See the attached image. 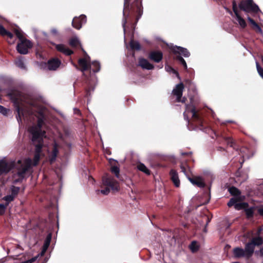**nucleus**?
<instances>
[{"mask_svg":"<svg viewBox=\"0 0 263 263\" xmlns=\"http://www.w3.org/2000/svg\"><path fill=\"white\" fill-rule=\"evenodd\" d=\"M142 14L143 7L141 0H124L122 27L124 34L126 32V24H128L133 31L135 30Z\"/></svg>","mask_w":263,"mask_h":263,"instance_id":"nucleus-1","label":"nucleus"},{"mask_svg":"<svg viewBox=\"0 0 263 263\" xmlns=\"http://www.w3.org/2000/svg\"><path fill=\"white\" fill-rule=\"evenodd\" d=\"M7 96L13 104L17 113L16 118L19 124L22 123V118L25 116V109L24 103L31 107H36L37 106L36 100L34 97L21 91L12 89L7 93Z\"/></svg>","mask_w":263,"mask_h":263,"instance_id":"nucleus-2","label":"nucleus"},{"mask_svg":"<svg viewBox=\"0 0 263 263\" xmlns=\"http://www.w3.org/2000/svg\"><path fill=\"white\" fill-rule=\"evenodd\" d=\"M192 114V119L198 127L206 132L209 127L208 120L206 116V110L198 106V102L193 98L190 99V103L186 104L185 110L183 113L184 119L190 122L187 114Z\"/></svg>","mask_w":263,"mask_h":263,"instance_id":"nucleus-3","label":"nucleus"},{"mask_svg":"<svg viewBox=\"0 0 263 263\" xmlns=\"http://www.w3.org/2000/svg\"><path fill=\"white\" fill-rule=\"evenodd\" d=\"M69 45L73 48L79 47L84 54V58H80L78 60V64L80 67V70L82 72L90 68V57L83 48L79 39L76 37L71 38L69 41Z\"/></svg>","mask_w":263,"mask_h":263,"instance_id":"nucleus-4","label":"nucleus"},{"mask_svg":"<svg viewBox=\"0 0 263 263\" xmlns=\"http://www.w3.org/2000/svg\"><path fill=\"white\" fill-rule=\"evenodd\" d=\"M102 183L106 186L104 189L101 190V193L104 195H107L110 192V190L118 191L119 189L118 182L108 174L102 177Z\"/></svg>","mask_w":263,"mask_h":263,"instance_id":"nucleus-5","label":"nucleus"},{"mask_svg":"<svg viewBox=\"0 0 263 263\" xmlns=\"http://www.w3.org/2000/svg\"><path fill=\"white\" fill-rule=\"evenodd\" d=\"M14 167L17 170V175L21 180H23L25 178L26 173L32 167V159L29 158H26L23 162L19 160L16 164L15 163Z\"/></svg>","mask_w":263,"mask_h":263,"instance_id":"nucleus-6","label":"nucleus"},{"mask_svg":"<svg viewBox=\"0 0 263 263\" xmlns=\"http://www.w3.org/2000/svg\"><path fill=\"white\" fill-rule=\"evenodd\" d=\"M240 10L246 12L257 13L259 11V7L254 4L252 0H242L239 4Z\"/></svg>","mask_w":263,"mask_h":263,"instance_id":"nucleus-7","label":"nucleus"},{"mask_svg":"<svg viewBox=\"0 0 263 263\" xmlns=\"http://www.w3.org/2000/svg\"><path fill=\"white\" fill-rule=\"evenodd\" d=\"M29 132L32 135V142L33 144L43 142V137L45 134L44 131L37 129L35 127H30L29 129Z\"/></svg>","mask_w":263,"mask_h":263,"instance_id":"nucleus-8","label":"nucleus"},{"mask_svg":"<svg viewBox=\"0 0 263 263\" xmlns=\"http://www.w3.org/2000/svg\"><path fill=\"white\" fill-rule=\"evenodd\" d=\"M32 47V43L29 40L25 39L17 43L16 50L21 54H26L28 53V49L31 48Z\"/></svg>","mask_w":263,"mask_h":263,"instance_id":"nucleus-9","label":"nucleus"},{"mask_svg":"<svg viewBox=\"0 0 263 263\" xmlns=\"http://www.w3.org/2000/svg\"><path fill=\"white\" fill-rule=\"evenodd\" d=\"M239 197L231 198L227 203L229 207L234 206L236 210H244L245 208L249 207V204L247 202H240Z\"/></svg>","mask_w":263,"mask_h":263,"instance_id":"nucleus-10","label":"nucleus"},{"mask_svg":"<svg viewBox=\"0 0 263 263\" xmlns=\"http://www.w3.org/2000/svg\"><path fill=\"white\" fill-rule=\"evenodd\" d=\"M15 162H7L5 160H0V175L6 174L14 168Z\"/></svg>","mask_w":263,"mask_h":263,"instance_id":"nucleus-11","label":"nucleus"},{"mask_svg":"<svg viewBox=\"0 0 263 263\" xmlns=\"http://www.w3.org/2000/svg\"><path fill=\"white\" fill-rule=\"evenodd\" d=\"M232 8L235 15H236L237 21H238L239 25L242 28H245L247 26V24L245 20L240 15L237 9V5L235 0L232 2Z\"/></svg>","mask_w":263,"mask_h":263,"instance_id":"nucleus-12","label":"nucleus"},{"mask_svg":"<svg viewBox=\"0 0 263 263\" xmlns=\"http://www.w3.org/2000/svg\"><path fill=\"white\" fill-rule=\"evenodd\" d=\"M171 51L174 54L182 55L184 57H189L190 55V53L186 48L180 46H173L170 48Z\"/></svg>","mask_w":263,"mask_h":263,"instance_id":"nucleus-13","label":"nucleus"},{"mask_svg":"<svg viewBox=\"0 0 263 263\" xmlns=\"http://www.w3.org/2000/svg\"><path fill=\"white\" fill-rule=\"evenodd\" d=\"M148 58L155 63H159L163 59V53L160 50H153L148 54Z\"/></svg>","mask_w":263,"mask_h":263,"instance_id":"nucleus-14","label":"nucleus"},{"mask_svg":"<svg viewBox=\"0 0 263 263\" xmlns=\"http://www.w3.org/2000/svg\"><path fill=\"white\" fill-rule=\"evenodd\" d=\"M86 22V16L85 15H81L79 17H74L72 22V26L77 29H80L82 25Z\"/></svg>","mask_w":263,"mask_h":263,"instance_id":"nucleus-15","label":"nucleus"},{"mask_svg":"<svg viewBox=\"0 0 263 263\" xmlns=\"http://www.w3.org/2000/svg\"><path fill=\"white\" fill-rule=\"evenodd\" d=\"M184 89V85L182 83L177 84L173 90V94L176 96V100L177 102L181 101V98L182 96V92Z\"/></svg>","mask_w":263,"mask_h":263,"instance_id":"nucleus-16","label":"nucleus"},{"mask_svg":"<svg viewBox=\"0 0 263 263\" xmlns=\"http://www.w3.org/2000/svg\"><path fill=\"white\" fill-rule=\"evenodd\" d=\"M61 63L60 60L58 59L52 58L47 62V65L49 70H55L60 66Z\"/></svg>","mask_w":263,"mask_h":263,"instance_id":"nucleus-17","label":"nucleus"},{"mask_svg":"<svg viewBox=\"0 0 263 263\" xmlns=\"http://www.w3.org/2000/svg\"><path fill=\"white\" fill-rule=\"evenodd\" d=\"M138 65L143 69L147 70H152L154 68V66L151 64L147 60L141 58L139 59Z\"/></svg>","mask_w":263,"mask_h":263,"instance_id":"nucleus-18","label":"nucleus"},{"mask_svg":"<svg viewBox=\"0 0 263 263\" xmlns=\"http://www.w3.org/2000/svg\"><path fill=\"white\" fill-rule=\"evenodd\" d=\"M55 47L58 51L64 53L66 55H71L73 53L72 50L66 47L64 44H56Z\"/></svg>","mask_w":263,"mask_h":263,"instance_id":"nucleus-19","label":"nucleus"},{"mask_svg":"<svg viewBox=\"0 0 263 263\" xmlns=\"http://www.w3.org/2000/svg\"><path fill=\"white\" fill-rule=\"evenodd\" d=\"M59 153L58 144L54 143L51 154L49 155V161L50 164L54 162Z\"/></svg>","mask_w":263,"mask_h":263,"instance_id":"nucleus-20","label":"nucleus"},{"mask_svg":"<svg viewBox=\"0 0 263 263\" xmlns=\"http://www.w3.org/2000/svg\"><path fill=\"white\" fill-rule=\"evenodd\" d=\"M255 250V247L250 241L247 243L245 247L244 250L247 255V258H250L253 255Z\"/></svg>","mask_w":263,"mask_h":263,"instance_id":"nucleus-21","label":"nucleus"},{"mask_svg":"<svg viewBox=\"0 0 263 263\" xmlns=\"http://www.w3.org/2000/svg\"><path fill=\"white\" fill-rule=\"evenodd\" d=\"M261 231V229H258L257 232L258 236L253 237L250 240L255 247V246H260L263 244V238L262 237L259 236Z\"/></svg>","mask_w":263,"mask_h":263,"instance_id":"nucleus-22","label":"nucleus"},{"mask_svg":"<svg viewBox=\"0 0 263 263\" xmlns=\"http://www.w3.org/2000/svg\"><path fill=\"white\" fill-rule=\"evenodd\" d=\"M233 255L235 258H240L244 257L247 258L245 251L242 248L239 247H236L233 249Z\"/></svg>","mask_w":263,"mask_h":263,"instance_id":"nucleus-23","label":"nucleus"},{"mask_svg":"<svg viewBox=\"0 0 263 263\" xmlns=\"http://www.w3.org/2000/svg\"><path fill=\"white\" fill-rule=\"evenodd\" d=\"M170 175L171 179L174 183V185L176 187H179L180 185V180L177 171L175 170L172 169L170 172Z\"/></svg>","mask_w":263,"mask_h":263,"instance_id":"nucleus-24","label":"nucleus"},{"mask_svg":"<svg viewBox=\"0 0 263 263\" xmlns=\"http://www.w3.org/2000/svg\"><path fill=\"white\" fill-rule=\"evenodd\" d=\"M189 180L192 184L198 187H204L205 185V183L200 177H193L192 178H190Z\"/></svg>","mask_w":263,"mask_h":263,"instance_id":"nucleus-25","label":"nucleus"},{"mask_svg":"<svg viewBox=\"0 0 263 263\" xmlns=\"http://www.w3.org/2000/svg\"><path fill=\"white\" fill-rule=\"evenodd\" d=\"M248 20L249 23L252 25V28L255 32L260 34H262V30L261 27L256 23V22L251 17L248 16Z\"/></svg>","mask_w":263,"mask_h":263,"instance_id":"nucleus-26","label":"nucleus"},{"mask_svg":"<svg viewBox=\"0 0 263 263\" xmlns=\"http://www.w3.org/2000/svg\"><path fill=\"white\" fill-rule=\"evenodd\" d=\"M94 89L95 85L91 82H89L87 86L85 88V96L87 98L91 96V92L93 91Z\"/></svg>","mask_w":263,"mask_h":263,"instance_id":"nucleus-27","label":"nucleus"},{"mask_svg":"<svg viewBox=\"0 0 263 263\" xmlns=\"http://www.w3.org/2000/svg\"><path fill=\"white\" fill-rule=\"evenodd\" d=\"M118 163L117 161H115V164L112 165L110 167V171L112 174H114L115 176L117 178H119L120 176V168L117 165Z\"/></svg>","mask_w":263,"mask_h":263,"instance_id":"nucleus-28","label":"nucleus"},{"mask_svg":"<svg viewBox=\"0 0 263 263\" xmlns=\"http://www.w3.org/2000/svg\"><path fill=\"white\" fill-rule=\"evenodd\" d=\"M90 62V61L89 62ZM90 64V68L89 69H88V70H90L92 66V70L93 72H98L100 71L101 66L99 62L94 61L91 63H89ZM87 71V70H86Z\"/></svg>","mask_w":263,"mask_h":263,"instance_id":"nucleus-29","label":"nucleus"},{"mask_svg":"<svg viewBox=\"0 0 263 263\" xmlns=\"http://www.w3.org/2000/svg\"><path fill=\"white\" fill-rule=\"evenodd\" d=\"M51 238L52 234L51 233L48 234L44 241V243L43 246V251L44 252H45L48 248L51 242Z\"/></svg>","mask_w":263,"mask_h":263,"instance_id":"nucleus-30","label":"nucleus"},{"mask_svg":"<svg viewBox=\"0 0 263 263\" xmlns=\"http://www.w3.org/2000/svg\"><path fill=\"white\" fill-rule=\"evenodd\" d=\"M254 208L253 206L251 208L248 207L245 208L244 211L245 212L247 218L250 219L253 217L254 214Z\"/></svg>","mask_w":263,"mask_h":263,"instance_id":"nucleus-31","label":"nucleus"},{"mask_svg":"<svg viewBox=\"0 0 263 263\" xmlns=\"http://www.w3.org/2000/svg\"><path fill=\"white\" fill-rule=\"evenodd\" d=\"M137 167L139 171L144 173L146 175H149L151 174V171L142 163L139 162L138 163Z\"/></svg>","mask_w":263,"mask_h":263,"instance_id":"nucleus-32","label":"nucleus"},{"mask_svg":"<svg viewBox=\"0 0 263 263\" xmlns=\"http://www.w3.org/2000/svg\"><path fill=\"white\" fill-rule=\"evenodd\" d=\"M229 191L231 195L235 196H239L241 194V192L236 187L232 186L229 189Z\"/></svg>","mask_w":263,"mask_h":263,"instance_id":"nucleus-33","label":"nucleus"},{"mask_svg":"<svg viewBox=\"0 0 263 263\" xmlns=\"http://www.w3.org/2000/svg\"><path fill=\"white\" fill-rule=\"evenodd\" d=\"M176 56L174 59L178 61L184 67V69H187V64L184 59L180 55L175 54Z\"/></svg>","mask_w":263,"mask_h":263,"instance_id":"nucleus-34","label":"nucleus"},{"mask_svg":"<svg viewBox=\"0 0 263 263\" xmlns=\"http://www.w3.org/2000/svg\"><path fill=\"white\" fill-rule=\"evenodd\" d=\"M130 48L133 50H139L141 49V46L140 44L137 42L132 40L130 42Z\"/></svg>","mask_w":263,"mask_h":263,"instance_id":"nucleus-35","label":"nucleus"},{"mask_svg":"<svg viewBox=\"0 0 263 263\" xmlns=\"http://www.w3.org/2000/svg\"><path fill=\"white\" fill-rule=\"evenodd\" d=\"M35 146V152L34 153L41 154L42 151V147L43 145V142L35 143L33 144Z\"/></svg>","mask_w":263,"mask_h":263,"instance_id":"nucleus-36","label":"nucleus"},{"mask_svg":"<svg viewBox=\"0 0 263 263\" xmlns=\"http://www.w3.org/2000/svg\"><path fill=\"white\" fill-rule=\"evenodd\" d=\"M14 33L17 37L19 39L20 41L26 39L23 35V32L19 29H15Z\"/></svg>","mask_w":263,"mask_h":263,"instance_id":"nucleus-37","label":"nucleus"},{"mask_svg":"<svg viewBox=\"0 0 263 263\" xmlns=\"http://www.w3.org/2000/svg\"><path fill=\"white\" fill-rule=\"evenodd\" d=\"M44 119L43 118H37V124L35 126H32V127H35L37 129L42 130V127L44 123Z\"/></svg>","mask_w":263,"mask_h":263,"instance_id":"nucleus-38","label":"nucleus"},{"mask_svg":"<svg viewBox=\"0 0 263 263\" xmlns=\"http://www.w3.org/2000/svg\"><path fill=\"white\" fill-rule=\"evenodd\" d=\"M41 154L34 153L33 160H32V166H36L40 160Z\"/></svg>","mask_w":263,"mask_h":263,"instance_id":"nucleus-39","label":"nucleus"},{"mask_svg":"<svg viewBox=\"0 0 263 263\" xmlns=\"http://www.w3.org/2000/svg\"><path fill=\"white\" fill-rule=\"evenodd\" d=\"M20 190V188L19 187L12 186L11 189V195L15 198L19 193Z\"/></svg>","mask_w":263,"mask_h":263,"instance_id":"nucleus-40","label":"nucleus"},{"mask_svg":"<svg viewBox=\"0 0 263 263\" xmlns=\"http://www.w3.org/2000/svg\"><path fill=\"white\" fill-rule=\"evenodd\" d=\"M15 64L18 67H19L21 69H24L26 68V66L24 64V61H23V59H22L21 58H18L16 61Z\"/></svg>","mask_w":263,"mask_h":263,"instance_id":"nucleus-41","label":"nucleus"},{"mask_svg":"<svg viewBox=\"0 0 263 263\" xmlns=\"http://www.w3.org/2000/svg\"><path fill=\"white\" fill-rule=\"evenodd\" d=\"M15 198H14L11 194L9 195H7L5 196L3 199L5 200L6 201V203H8V205H9V203L13 201Z\"/></svg>","mask_w":263,"mask_h":263,"instance_id":"nucleus-42","label":"nucleus"},{"mask_svg":"<svg viewBox=\"0 0 263 263\" xmlns=\"http://www.w3.org/2000/svg\"><path fill=\"white\" fill-rule=\"evenodd\" d=\"M226 142L227 143V144L229 145L230 147H233L234 149H236L235 144L234 142L233 139H231L230 137H228L227 138Z\"/></svg>","mask_w":263,"mask_h":263,"instance_id":"nucleus-43","label":"nucleus"},{"mask_svg":"<svg viewBox=\"0 0 263 263\" xmlns=\"http://www.w3.org/2000/svg\"><path fill=\"white\" fill-rule=\"evenodd\" d=\"M7 206L8 203H5V204L0 203V215L4 214Z\"/></svg>","mask_w":263,"mask_h":263,"instance_id":"nucleus-44","label":"nucleus"},{"mask_svg":"<svg viewBox=\"0 0 263 263\" xmlns=\"http://www.w3.org/2000/svg\"><path fill=\"white\" fill-rule=\"evenodd\" d=\"M9 111V109H7L6 107H4L3 106L0 105V113L3 114V115L6 116Z\"/></svg>","mask_w":263,"mask_h":263,"instance_id":"nucleus-45","label":"nucleus"},{"mask_svg":"<svg viewBox=\"0 0 263 263\" xmlns=\"http://www.w3.org/2000/svg\"><path fill=\"white\" fill-rule=\"evenodd\" d=\"M7 31V30L4 28V27L0 24V35L2 36H6Z\"/></svg>","mask_w":263,"mask_h":263,"instance_id":"nucleus-46","label":"nucleus"},{"mask_svg":"<svg viewBox=\"0 0 263 263\" xmlns=\"http://www.w3.org/2000/svg\"><path fill=\"white\" fill-rule=\"evenodd\" d=\"M242 167V163H241V166L237 170V171L235 172V176L236 177H240L241 176V168Z\"/></svg>","mask_w":263,"mask_h":263,"instance_id":"nucleus-47","label":"nucleus"},{"mask_svg":"<svg viewBox=\"0 0 263 263\" xmlns=\"http://www.w3.org/2000/svg\"><path fill=\"white\" fill-rule=\"evenodd\" d=\"M196 242L195 241H193L192 242L191 245V249L192 250L193 252L194 251H197L198 250V248H194L195 246H196Z\"/></svg>","mask_w":263,"mask_h":263,"instance_id":"nucleus-48","label":"nucleus"},{"mask_svg":"<svg viewBox=\"0 0 263 263\" xmlns=\"http://www.w3.org/2000/svg\"><path fill=\"white\" fill-rule=\"evenodd\" d=\"M37 259V257H32L31 259L24 261L23 263H32L34 262Z\"/></svg>","mask_w":263,"mask_h":263,"instance_id":"nucleus-49","label":"nucleus"},{"mask_svg":"<svg viewBox=\"0 0 263 263\" xmlns=\"http://www.w3.org/2000/svg\"><path fill=\"white\" fill-rule=\"evenodd\" d=\"M6 36H7L9 39H12L14 36L13 34L9 31H7Z\"/></svg>","mask_w":263,"mask_h":263,"instance_id":"nucleus-50","label":"nucleus"},{"mask_svg":"<svg viewBox=\"0 0 263 263\" xmlns=\"http://www.w3.org/2000/svg\"><path fill=\"white\" fill-rule=\"evenodd\" d=\"M170 68L171 69L173 73L175 74L176 77L180 79L179 74L177 70H176L175 69H174V68H172V67H170Z\"/></svg>","mask_w":263,"mask_h":263,"instance_id":"nucleus-51","label":"nucleus"},{"mask_svg":"<svg viewBox=\"0 0 263 263\" xmlns=\"http://www.w3.org/2000/svg\"><path fill=\"white\" fill-rule=\"evenodd\" d=\"M39 117H37V118H43V119H45V115L44 112L42 111H39L38 112Z\"/></svg>","mask_w":263,"mask_h":263,"instance_id":"nucleus-52","label":"nucleus"},{"mask_svg":"<svg viewBox=\"0 0 263 263\" xmlns=\"http://www.w3.org/2000/svg\"><path fill=\"white\" fill-rule=\"evenodd\" d=\"M259 214L261 216H263V208H260L258 210Z\"/></svg>","mask_w":263,"mask_h":263,"instance_id":"nucleus-53","label":"nucleus"},{"mask_svg":"<svg viewBox=\"0 0 263 263\" xmlns=\"http://www.w3.org/2000/svg\"><path fill=\"white\" fill-rule=\"evenodd\" d=\"M192 154V152L182 153V156H189Z\"/></svg>","mask_w":263,"mask_h":263,"instance_id":"nucleus-54","label":"nucleus"},{"mask_svg":"<svg viewBox=\"0 0 263 263\" xmlns=\"http://www.w3.org/2000/svg\"><path fill=\"white\" fill-rule=\"evenodd\" d=\"M51 33H52L53 34H57V33H58V31L56 29H51Z\"/></svg>","mask_w":263,"mask_h":263,"instance_id":"nucleus-55","label":"nucleus"},{"mask_svg":"<svg viewBox=\"0 0 263 263\" xmlns=\"http://www.w3.org/2000/svg\"><path fill=\"white\" fill-rule=\"evenodd\" d=\"M259 255L263 257V248H261L259 250Z\"/></svg>","mask_w":263,"mask_h":263,"instance_id":"nucleus-56","label":"nucleus"},{"mask_svg":"<svg viewBox=\"0 0 263 263\" xmlns=\"http://www.w3.org/2000/svg\"><path fill=\"white\" fill-rule=\"evenodd\" d=\"M247 149L246 148H244V147H242L241 148H240V153L241 154H243L246 151H247Z\"/></svg>","mask_w":263,"mask_h":263,"instance_id":"nucleus-57","label":"nucleus"},{"mask_svg":"<svg viewBox=\"0 0 263 263\" xmlns=\"http://www.w3.org/2000/svg\"><path fill=\"white\" fill-rule=\"evenodd\" d=\"M180 167H181V169L182 170V171L183 172H185V166H183V165H181Z\"/></svg>","mask_w":263,"mask_h":263,"instance_id":"nucleus-58","label":"nucleus"},{"mask_svg":"<svg viewBox=\"0 0 263 263\" xmlns=\"http://www.w3.org/2000/svg\"><path fill=\"white\" fill-rule=\"evenodd\" d=\"M185 100H186V98H183L182 99H181V101L180 102H181L182 103H184V102H185Z\"/></svg>","mask_w":263,"mask_h":263,"instance_id":"nucleus-59","label":"nucleus"},{"mask_svg":"<svg viewBox=\"0 0 263 263\" xmlns=\"http://www.w3.org/2000/svg\"><path fill=\"white\" fill-rule=\"evenodd\" d=\"M14 41H12V42H11L10 41H8V43L9 44H12V43H14Z\"/></svg>","mask_w":263,"mask_h":263,"instance_id":"nucleus-60","label":"nucleus"},{"mask_svg":"<svg viewBox=\"0 0 263 263\" xmlns=\"http://www.w3.org/2000/svg\"><path fill=\"white\" fill-rule=\"evenodd\" d=\"M129 101H130V99H127V100H126V101H127V103H128Z\"/></svg>","mask_w":263,"mask_h":263,"instance_id":"nucleus-61","label":"nucleus"},{"mask_svg":"<svg viewBox=\"0 0 263 263\" xmlns=\"http://www.w3.org/2000/svg\"><path fill=\"white\" fill-rule=\"evenodd\" d=\"M242 157L244 158L246 157V156L244 154H242Z\"/></svg>","mask_w":263,"mask_h":263,"instance_id":"nucleus-62","label":"nucleus"},{"mask_svg":"<svg viewBox=\"0 0 263 263\" xmlns=\"http://www.w3.org/2000/svg\"><path fill=\"white\" fill-rule=\"evenodd\" d=\"M230 12V13L232 14V12L231 11H229Z\"/></svg>","mask_w":263,"mask_h":263,"instance_id":"nucleus-63","label":"nucleus"},{"mask_svg":"<svg viewBox=\"0 0 263 263\" xmlns=\"http://www.w3.org/2000/svg\"><path fill=\"white\" fill-rule=\"evenodd\" d=\"M129 105H130V104L128 103L127 104V106H129Z\"/></svg>","mask_w":263,"mask_h":263,"instance_id":"nucleus-64","label":"nucleus"}]
</instances>
